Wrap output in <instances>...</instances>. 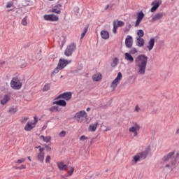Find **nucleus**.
Wrapping results in <instances>:
<instances>
[{
	"label": "nucleus",
	"instance_id": "f257e3e1",
	"mask_svg": "<svg viewBox=\"0 0 179 179\" xmlns=\"http://www.w3.org/2000/svg\"><path fill=\"white\" fill-rule=\"evenodd\" d=\"M135 63L138 75H145L148 65V57L145 55H140L136 58Z\"/></svg>",
	"mask_w": 179,
	"mask_h": 179
},
{
	"label": "nucleus",
	"instance_id": "f03ea898",
	"mask_svg": "<svg viewBox=\"0 0 179 179\" xmlns=\"http://www.w3.org/2000/svg\"><path fill=\"white\" fill-rule=\"evenodd\" d=\"M174 155H176V151H172L163 157L162 162L166 163L165 165L166 169H174L176 167L177 161L174 159Z\"/></svg>",
	"mask_w": 179,
	"mask_h": 179
},
{
	"label": "nucleus",
	"instance_id": "7ed1b4c3",
	"mask_svg": "<svg viewBox=\"0 0 179 179\" xmlns=\"http://www.w3.org/2000/svg\"><path fill=\"white\" fill-rule=\"evenodd\" d=\"M149 150H150V145L148 146L147 150L142 151L137 153L136 155L133 156V159L131 160L133 164H136L138 162H142L145 160L148 155H149Z\"/></svg>",
	"mask_w": 179,
	"mask_h": 179
},
{
	"label": "nucleus",
	"instance_id": "20e7f679",
	"mask_svg": "<svg viewBox=\"0 0 179 179\" xmlns=\"http://www.w3.org/2000/svg\"><path fill=\"white\" fill-rule=\"evenodd\" d=\"M71 62H72V60H66L65 59H60L59 60V63L57 64V66L54 69L52 73H58V72H59V71L64 69V68H65V66H66L67 65H69V64H71Z\"/></svg>",
	"mask_w": 179,
	"mask_h": 179
},
{
	"label": "nucleus",
	"instance_id": "39448f33",
	"mask_svg": "<svg viewBox=\"0 0 179 179\" xmlns=\"http://www.w3.org/2000/svg\"><path fill=\"white\" fill-rule=\"evenodd\" d=\"M141 131V124L136 122H131V125L129 127V132L133 134L135 138L139 135Z\"/></svg>",
	"mask_w": 179,
	"mask_h": 179
},
{
	"label": "nucleus",
	"instance_id": "423d86ee",
	"mask_svg": "<svg viewBox=\"0 0 179 179\" xmlns=\"http://www.w3.org/2000/svg\"><path fill=\"white\" fill-rule=\"evenodd\" d=\"M74 117L78 122L82 124V122H83V120L87 119V113L85 110H80V112L76 113Z\"/></svg>",
	"mask_w": 179,
	"mask_h": 179
},
{
	"label": "nucleus",
	"instance_id": "0eeeda50",
	"mask_svg": "<svg viewBox=\"0 0 179 179\" xmlns=\"http://www.w3.org/2000/svg\"><path fill=\"white\" fill-rule=\"evenodd\" d=\"M34 121H29L25 127H24V131H31V129H34L36 128V125H37V123L38 122V118L37 117H34Z\"/></svg>",
	"mask_w": 179,
	"mask_h": 179
},
{
	"label": "nucleus",
	"instance_id": "6e6552de",
	"mask_svg": "<svg viewBox=\"0 0 179 179\" xmlns=\"http://www.w3.org/2000/svg\"><path fill=\"white\" fill-rule=\"evenodd\" d=\"M121 80H122V73L121 72H119L117 73V77L115 78V80L112 82L110 85V87L112 90H115L117 89V86L121 83Z\"/></svg>",
	"mask_w": 179,
	"mask_h": 179
},
{
	"label": "nucleus",
	"instance_id": "1a4fd4ad",
	"mask_svg": "<svg viewBox=\"0 0 179 179\" xmlns=\"http://www.w3.org/2000/svg\"><path fill=\"white\" fill-rule=\"evenodd\" d=\"M10 86L12 89L19 90L22 88V82L17 77H14L10 82Z\"/></svg>",
	"mask_w": 179,
	"mask_h": 179
},
{
	"label": "nucleus",
	"instance_id": "9d476101",
	"mask_svg": "<svg viewBox=\"0 0 179 179\" xmlns=\"http://www.w3.org/2000/svg\"><path fill=\"white\" fill-rule=\"evenodd\" d=\"M75 50H76V45H75V43H71L67 46L64 52V55L66 57H71V55H72V52H73Z\"/></svg>",
	"mask_w": 179,
	"mask_h": 179
},
{
	"label": "nucleus",
	"instance_id": "9b49d317",
	"mask_svg": "<svg viewBox=\"0 0 179 179\" xmlns=\"http://www.w3.org/2000/svg\"><path fill=\"white\" fill-rule=\"evenodd\" d=\"M145 18V13L142 11H140L137 13L136 20L134 24V27H139V24H141L142 20Z\"/></svg>",
	"mask_w": 179,
	"mask_h": 179
},
{
	"label": "nucleus",
	"instance_id": "f8f14e48",
	"mask_svg": "<svg viewBox=\"0 0 179 179\" xmlns=\"http://www.w3.org/2000/svg\"><path fill=\"white\" fill-rule=\"evenodd\" d=\"M43 19L48 22H58L59 20V17L54 14L45 15Z\"/></svg>",
	"mask_w": 179,
	"mask_h": 179
},
{
	"label": "nucleus",
	"instance_id": "ddd939ff",
	"mask_svg": "<svg viewBox=\"0 0 179 179\" xmlns=\"http://www.w3.org/2000/svg\"><path fill=\"white\" fill-rule=\"evenodd\" d=\"M124 24L125 23L122 21L115 20L113 22V31L114 34H117V29H118V27H122V26H124Z\"/></svg>",
	"mask_w": 179,
	"mask_h": 179
},
{
	"label": "nucleus",
	"instance_id": "4468645a",
	"mask_svg": "<svg viewBox=\"0 0 179 179\" xmlns=\"http://www.w3.org/2000/svg\"><path fill=\"white\" fill-rule=\"evenodd\" d=\"M162 0H155L154 1H152L151 3L152 7L150 9V12H152V13L156 12L159 6L162 5Z\"/></svg>",
	"mask_w": 179,
	"mask_h": 179
},
{
	"label": "nucleus",
	"instance_id": "2eb2a0df",
	"mask_svg": "<svg viewBox=\"0 0 179 179\" xmlns=\"http://www.w3.org/2000/svg\"><path fill=\"white\" fill-rule=\"evenodd\" d=\"M44 150H45V149L41 148L39 150V152L38 153L37 157H36L37 159L41 163H44V159L45 157V153L44 152Z\"/></svg>",
	"mask_w": 179,
	"mask_h": 179
},
{
	"label": "nucleus",
	"instance_id": "dca6fc26",
	"mask_svg": "<svg viewBox=\"0 0 179 179\" xmlns=\"http://www.w3.org/2000/svg\"><path fill=\"white\" fill-rule=\"evenodd\" d=\"M133 44H134V38H132V36L128 35L125 39V45L127 48H132Z\"/></svg>",
	"mask_w": 179,
	"mask_h": 179
},
{
	"label": "nucleus",
	"instance_id": "f3484780",
	"mask_svg": "<svg viewBox=\"0 0 179 179\" xmlns=\"http://www.w3.org/2000/svg\"><path fill=\"white\" fill-rule=\"evenodd\" d=\"M163 16H164V13H157L154 15L151 19L152 23H155V22H157L162 19H163Z\"/></svg>",
	"mask_w": 179,
	"mask_h": 179
},
{
	"label": "nucleus",
	"instance_id": "a211bd4d",
	"mask_svg": "<svg viewBox=\"0 0 179 179\" xmlns=\"http://www.w3.org/2000/svg\"><path fill=\"white\" fill-rule=\"evenodd\" d=\"M156 39L155 38H150L148 41L146 48L148 51H150L151 50H153V48L155 47V42Z\"/></svg>",
	"mask_w": 179,
	"mask_h": 179
},
{
	"label": "nucleus",
	"instance_id": "6ab92c4d",
	"mask_svg": "<svg viewBox=\"0 0 179 179\" xmlns=\"http://www.w3.org/2000/svg\"><path fill=\"white\" fill-rule=\"evenodd\" d=\"M57 99H64L67 101H69L70 99H72V94L71 92H64L57 96Z\"/></svg>",
	"mask_w": 179,
	"mask_h": 179
},
{
	"label": "nucleus",
	"instance_id": "aec40b11",
	"mask_svg": "<svg viewBox=\"0 0 179 179\" xmlns=\"http://www.w3.org/2000/svg\"><path fill=\"white\" fill-rule=\"evenodd\" d=\"M57 166L60 171H66L68 170V165L65 164L63 162H58Z\"/></svg>",
	"mask_w": 179,
	"mask_h": 179
},
{
	"label": "nucleus",
	"instance_id": "412c9836",
	"mask_svg": "<svg viewBox=\"0 0 179 179\" xmlns=\"http://www.w3.org/2000/svg\"><path fill=\"white\" fill-rule=\"evenodd\" d=\"M61 8H62V6L61 4H57L50 10V12L57 13V15H60Z\"/></svg>",
	"mask_w": 179,
	"mask_h": 179
},
{
	"label": "nucleus",
	"instance_id": "4be33fe9",
	"mask_svg": "<svg viewBox=\"0 0 179 179\" xmlns=\"http://www.w3.org/2000/svg\"><path fill=\"white\" fill-rule=\"evenodd\" d=\"M101 37L103 40H108L110 38V33L108 31L102 30L101 31Z\"/></svg>",
	"mask_w": 179,
	"mask_h": 179
},
{
	"label": "nucleus",
	"instance_id": "5701e85b",
	"mask_svg": "<svg viewBox=\"0 0 179 179\" xmlns=\"http://www.w3.org/2000/svg\"><path fill=\"white\" fill-rule=\"evenodd\" d=\"M136 44L138 47H143L145 45V40L141 37L136 38Z\"/></svg>",
	"mask_w": 179,
	"mask_h": 179
},
{
	"label": "nucleus",
	"instance_id": "b1692460",
	"mask_svg": "<svg viewBox=\"0 0 179 179\" xmlns=\"http://www.w3.org/2000/svg\"><path fill=\"white\" fill-rule=\"evenodd\" d=\"M97 127H99V122H97L91 124L88 127V131H90V132H95L96 129H97Z\"/></svg>",
	"mask_w": 179,
	"mask_h": 179
},
{
	"label": "nucleus",
	"instance_id": "393cba45",
	"mask_svg": "<svg viewBox=\"0 0 179 179\" xmlns=\"http://www.w3.org/2000/svg\"><path fill=\"white\" fill-rule=\"evenodd\" d=\"M101 73H96L92 76V80H94V82H100V80H101Z\"/></svg>",
	"mask_w": 179,
	"mask_h": 179
},
{
	"label": "nucleus",
	"instance_id": "a878e982",
	"mask_svg": "<svg viewBox=\"0 0 179 179\" xmlns=\"http://www.w3.org/2000/svg\"><path fill=\"white\" fill-rule=\"evenodd\" d=\"M124 58L126 61H128L129 62H130V64H132V62H134V57H132V55H131V54L128 52L124 53Z\"/></svg>",
	"mask_w": 179,
	"mask_h": 179
},
{
	"label": "nucleus",
	"instance_id": "bb28decb",
	"mask_svg": "<svg viewBox=\"0 0 179 179\" xmlns=\"http://www.w3.org/2000/svg\"><path fill=\"white\" fill-rule=\"evenodd\" d=\"M53 104H56L57 106H61L62 107H66V101L64 100H59L53 102Z\"/></svg>",
	"mask_w": 179,
	"mask_h": 179
},
{
	"label": "nucleus",
	"instance_id": "cd10ccee",
	"mask_svg": "<svg viewBox=\"0 0 179 179\" xmlns=\"http://www.w3.org/2000/svg\"><path fill=\"white\" fill-rule=\"evenodd\" d=\"M9 100H10V96H9L8 95H5L3 98L1 100V104L2 106H5V104H6L8 101H9Z\"/></svg>",
	"mask_w": 179,
	"mask_h": 179
},
{
	"label": "nucleus",
	"instance_id": "c85d7f7f",
	"mask_svg": "<svg viewBox=\"0 0 179 179\" xmlns=\"http://www.w3.org/2000/svg\"><path fill=\"white\" fill-rule=\"evenodd\" d=\"M73 171H75V168L73 166H67V177H71L73 174Z\"/></svg>",
	"mask_w": 179,
	"mask_h": 179
},
{
	"label": "nucleus",
	"instance_id": "c756f323",
	"mask_svg": "<svg viewBox=\"0 0 179 179\" xmlns=\"http://www.w3.org/2000/svg\"><path fill=\"white\" fill-rule=\"evenodd\" d=\"M118 64H120V59L117 57H115L113 59V61L111 62V66L112 68H115V66H117L118 65Z\"/></svg>",
	"mask_w": 179,
	"mask_h": 179
},
{
	"label": "nucleus",
	"instance_id": "7c9ffc66",
	"mask_svg": "<svg viewBox=\"0 0 179 179\" xmlns=\"http://www.w3.org/2000/svg\"><path fill=\"white\" fill-rule=\"evenodd\" d=\"M39 138L41 141H43V142H45L46 143H48V142H50L51 141V136H41L39 137Z\"/></svg>",
	"mask_w": 179,
	"mask_h": 179
},
{
	"label": "nucleus",
	"instance_id": "2f4dec72",
	"mask_svg": "<svg viewBox=\"0 0 179 179\" xmlns=\"http://www.w3.org/2000/svg\"><path fill=\"white\" fill-rule=\"evenodd\" d=\"M8 113H10V114H15V113H17V107L11 106L9 108Z\"/></svg>",
	"mask_w": 179,
	"mask_h": 179
},
{
	"label": "nucleus",
	"instance_id": "473e14b6",
	"mask_svg": "<svg viewBox=\"0 0 179 179\" xmlns=\"http://www.w3.org/2000/svg\"><path fill=\"white\" fill-rule=\"evenodd\" d=\"M137 36L138 37H140V38H142V37L145 36V32H143V30L142 29H138L137 30Z\"/></svg>",
	"mask_w": 179,
	"mask_h": 179
},
{
	"label": "nucleus",
	"instance_id": "72a5a7b5",
	"mask_svg": "<svg viewBox=\"0 0 179 179\" xmlns=\"http://www.w3.org/2000/svg\"><path fill=\"white\" fill-rule=\"evenodd\" d=\"M26 162V158H20V159H17L15 163L17 164V166H18V164H22V163H24Z\"/></svg>",
	"mask_w": 179,
	"mask_h": 179
},
{
	"label": "nucleus",
	"instance_id": "f704fd0d",
	"mask_svg": "<svg viewBox=\"0 0 179 179\" xmlns=\"http://www.w3.org/2000/svg\"><path fill=\"white\" fill-rule=\"evenodd\" d=\"M27 169L26 164H21L20 166H16L15 170H25Z\"/></svg>",
	"mask_w": 179,
	"mask_h": 179
},
{
	"label": "nucleus",
	"instance_id": "c9c22d12",
	"mask_svg": "<svg viewBox=\"0 0 179 179\" xmlns=\"http://www.w3.org/2000/svg\"><path fill=\"white\" fill-rule=\"evenodd\" d=\"M50 84H45L43 86V92H48V90H50Z\"/></svg>",
	"mask_w": 179,
	"mask_h": 179
},
{
	"label": "nucleus",
	"instance_id": "e433bc0d",
	"mask_svg": "<svg viewBox=\"0 0 179 179\" xmlns=\"http://www.w3.org/2000/svg\"><path fill=\"white\" fill-rule=\"evenodd\" d=\"M21 24H22V26H27V17H24L22 20Z\"/></svg>",
	"mask_w": 179,
	"mask_h": 179
},
{
	"label": "nucleus",
	"instance_id": "4c0bfd02",
	"mask_svg": "<svg viewBox=\"0 0 179 179\" xmlns=\"http://www.w3.org/2000/svg\"><path fill=\"white\" fill-rule=\"evenodd\" d=\"M66 135V131H62L59 134V138H65Z\"/></svg>",
	"mask_w": 179,
	"mask_h": 179
},
{
	"label": "nucleus",
	"instance_id": "58836bf2",
	"mask_svg": "<svg viewBox=\"0 0 179 179\" xmlns=\"http://www.w3.org/2000/svg\"><path fill=\"white\" fill-rule=\"evenodd\" d=\"M88 139H89V138H87V136H81L80 137V141L81 142H85V141H87Z\"/></svg>",
	"mask_w": 179,
	"mask_h": 179
},
{
	"label": "nucleus",
	"instance_id": "ea45409f",
	"mask_svg": "<svg viewBox=\"0 0 179 179\" xmlns=\"http://www.w3.org/2000/svg\"><path fill=\"white\" fill-rule=\"evenodd\" d=\"M86 33H87V28L84 29V31L81 34V37H80L81 39L83 38V37H85V36H86Z\"/></svg>",
	"mask_w": 179,
	"mask_h": 179
},
{
	"label": "nucleus",
	"instance_id": "a19ab883",
	"mask_svg": "<svg viewBox=\"0 0 179 179\" xmlns=\"http://www.w3.org/2000/svg\"><path fill=\"white\" fill-rule=\"evenodd\" d=\"M45 162V163H50L51 162V156L47 155Z\"/></svg>",
	"mask_w": 179,
	"mask_h": 179
},
{
	"label": "nucleus",
	"instance_id": "79ce46f5",
	"mask_svg": "<svg viewBox=\"0 0 179 179\" xmlns=\"http://www.w3.org/2000/svg\"><path fill=\"white\" fill-rule=\"evenodd\" d=\"M136 52H138V50H136V48H134L130 50V54H136Z\"/></svg>",
	"mask_w": 179,
	"mask_h": 179
},
{
	"label": "nucleus",
	"instance_id": "37998d69",
	"mask_svg": "<svg viewBox=\"0 0 179 179\" xmlns=\"http://www.w3.org/2000/svg\"><path fill=\"white\" fill-rule=\"evenodd\" d=\"M27 120H29V117L22 118L21 120L22 124H25L27 122Z\"/></svg>",
	"mask_w": 179,
	"mask_h": 179
},
{
	"label": "nucleus",
	"instance_id": "c03bdc74",
	"mask_svg": "<svg viewBox=\"0 0 179 179\" xmlns=\"http://www.w3.org/2000/svg\"><path fill=\"white\" fill-rule=\"evenodd\" d=\"M12 6H13V3L12 2L7 3L6 8H12Z\"/></svg>",
	"mask_w": 179,
	"mask_h": 179
},
{
	"label": "nucleus",
	"instance_id": "a18cd8bd",
	"mask_svg": "<svg viewBox=\"0 0 179 179\" xmlns=\"http://www.w3.org/2000/svg\"><path fill=\"white\" fill-rule=\"evenodd\" d=\"M134 111H136V113H139V111H141V108H139L138 106H136L135 107Z\"/></svg>",
	"mask_w": 179,
	"mask_h": 179
},
{
	"label": "nucleus",
	"instance_id": "49530a36",
	"mask_svg": "<svg viewBox=\"0 0 179 179\" xmlns=\"http://www.w3.org/2000/svg\"><path fill=\"white\" fill-rule=\"evenodd\" d=\"M55 110H58V107L52 106V108H50V111H54Z\"/></svg>",
	"mask_w": 179,
	"mask_h": 179
},
{
	"label": "nucleus",
	"instance_id": "de8ad7c7",
	"mask_svg": "<svg viewBox=\"0 0 179 179\" xmlns=\"http://www.w3.org/2000/svg\"><path fill=\"white\" fill-rule=\"evenodd\" d=\"M47 127H48V124H45V125H43V127H42L43 131H44L45 129H47Z\"/></svg>",
	"mask_w": 179,
	"mask_h": 179
},
{
	"label": "nucleus",
	"instance_id": "09e8293b",
	"mask_svg": "<svg viewBox=\"0 0 179 179\" xmlns=\"http://www.w3.org/2000/svg\"><path fill=\"white\" fill-rule=\"evenodd\" d=\"M21 66H22V68H26V66H27V64L25 63L23 65H22Z\"/></svg>",
	"mask_w": 179,
	"mask_h": 179
},
{
	"label": "nucleus",
	"instance_id": "8fccbe9b",
	"mask_svg": "<svg viewBox=\"0 0 179 179\" xmlns=\"http://www.w3.org/2000/svg\"><path fill=\"white\" fill-rule=\"evenodd\" d=\"M36 149H39V150H40L41 149H45V148H41V146L36 147Z\"/></svg>",
	"mask_w": 179,
	"mask_h": 179
},
{
	"label": "nucleus",
	"instance_id": "3c124183",
	"mask_svg": "<svg viewBox=\"0 0 179 179\" xmlns=\"http://www.w3.org/2000/svg\"><path fill=\"white\" fill-rule=\"evenodd\" d=\"M28 160H29V162H31V158L30 157H28Z\"/></svg>",
	"mask_w": 179,
	"mask_h": 179
},
{
	"label": "nucleus",
	"instance_id": "603ef678",
	"mask_svg": "<svg viewBox=\"0 0 179 179\" xmlns=\"http://www.w3.org/2000/svg\"><path fill=\"white\" fill-rule=\"evenodd\" d=\"M90 108H87V111H90Z\"/></svg>",
	"mask_w": 179,
	"mask_h": 179
},
{
	"label": "nucleus",
	"instance_id": "864d4df0",
	"mask_svg": "<svg viewBox=\"0 0 179 179\" xmlns=\"http://www.w3.org/2000/svg\"><path fill=\"white\" fill-rule=\"evenodd\" d=\"M108 6H109L108 5L106 6V9H108Z\"/></svg>",
	"mask_w": 179,
	"mask_h": 179
},
{
	"label": "nucleus",
	"instance_id": "5fc2aeb1",
	"mask_svg": "<svg viewBox=\"0 0 179 179\" xmlns=\"http://www.w3.org/2000/svg\"><path fill=\"white\" fill-rule=\"evenodd\" d=\"M178 132H179V129L177 130V134H178Z\"/></svg>",
	"mask_w": 179,
	"mask_h": 179
},
{
	"label": "nucleus",
	"instance_id": "6e6d98bb",
	"mask_svg": "<svg viewBox=\"0 0 179 179\" xmlns=\"http://www.w3.org/2000/svg\"><path fill=\"white\" fill-rule=\"evenodd\" d=\"M61 177H62V178H64V176H62Z\"/></svg>",
	"mask_w": 179,
	"mask_h": 179
},
{
	"label": "nucleus",
	"instance_id": "4d7b16f0",
	"mask_svg": "<svg viewBox=\"0 0 179 179\" xmlns=\"http://www.w3.org/2000/svg\"><path fill=\"white\" fill-rule=\"evenodd\" d=\"M49 1H54V0H49Z\"/></svg>",
	"mask_w": 179,
	"mask_h": 179
}]
</instances>
